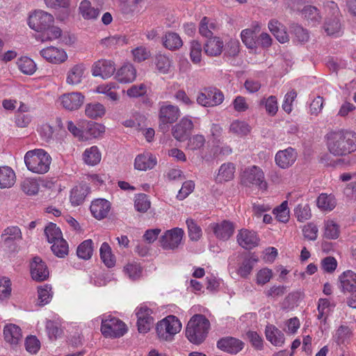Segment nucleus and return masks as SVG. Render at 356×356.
<instances>
[{
    "mask_svg": "<svg viewBox=\"0 0 356 356\" xmlns=\"http://www.w3.org/2000/svg\"><path fill=\"white\" fill-rule=\"evenodd\" d=\"M257 261L258 259L253 255L245 257L238 265L236 270L237 274L242 278H248Z\"/></svg>",
    "mask_w": 356,
    "mask_h": 356,
    "instance_id": "33",
    "label": "nucleus"
},
{
    "mask_svg": "<svg viewBox=\"0 0 356 356\" xmlns=\"http://www.w3.org/2000/svg\"><path fill=\"white\" fill-rule=\"evenodd\" d=\"M105 131V127L99 123L88 122L86 128V133L91 138L100 137Z\"/></svg>",
    "mask_w": 356,
    "mask_h": 356,
    "instance_id": "59",
    "label": "nucleus"
},
{
    "mask_svg": "<svg viewBox=\"0 0 356 356\" xmlns=\"http://www.w3.org/2000/svg\"><path fill=\"white\" fill-rule=\"evenodd\" d=\"M92 252V241L91 239H88L82 242L78 246L76 254L79 258L88 260L91 258Z\"/></svg>",
    "mask_w": 356,
    "mask_h": 356,
    "instance_id": "48",
    "label": "nucleus"
},
{
    "mask_svg": "<svg viewBox=\"0 0 356 356\" xmlns=\"http://www.w3.org/2000/svg\"><path fill=\"white\" fill-rule=\"evenodd\" d=\"M340 288L343 291H353L356 289V273L347 270L339 276Z\"/></svg>",
    "mask_w": 356,
    "mask_h": 356,
    "instance_id": "32",
    "label": "nucleus"
},
{
    "mask_svg": "<svg viewBox=\"0 0 356 356\" xmlns=\"http://www.w3.org/2000/svg\"><path fill=\"white\" fill-rule=\"evenodd\" d=\"M126 325L119 318L108 316L102 319L101 332L106 337L119 338L127 332Z\"/></svg>",
    "mask_w": 356,
    "mask_h": 356,
    "instance_id": "8",
    "label": "nucleus"
},
{
    "mask_svg": "<svg viewBox=\"0 0 356 356\" xmlns=\"http://www.w3.org/2000/svg\"><path fill=\"white\" fill-rule=\"evenodd\" d=\"M3 336L6 342L17 345L22 338L21 328L15 324H7L3 328Z\"/></svg>",
    "mask_w": 356,
    "mask_h": 356,
    "instance_id": "24",
    "label": "nucleus"
},
{
    "mask_svg": "<svg viewBox=\"0 0 356 356\" xmlns=\"http://www.w3.org/2000/svg\"><path fill=\"white\" fill-rule=\"evenodd\" d=\"M86 115L92 119L102 118L106 113L104 106L100 103L95 102L88 104L85 109Z\"/></svg>",
    "mask_w": 356,
    "mask_h": 356,
    "instance_id": "43",
    "label": "nucleus"
},
{
    "mask_svg": "<svg viewBox=\"0 0 356 356\" xmlns=\"http://www.w3.org/2000/svg\"><path fill=\"white\" fill-rule=\"evenodd\" d=\"M62 31L60 28L50 25L47 30H44L41 33L36 36L38 40L41 42L53 40L58 38L61 35Z\"/></svg>",
    "mask_w": 356,
    "mask_h": 356,
    "instance_id": "47",
    "label": "nucleus"
},
{
    "mask_svg": "<svg viewBox=\"0 0 356 356\" xmlns=\"http://www.w3.org/2000/svg\"><path fill=\"white\" fill-rule=\"evenodd\" d=\"M110 209L111 204L105 199H97L93 201L90 205V211L92 216L98 220L106 218Z\"/></svg>",
    "mask_w": 356,
    "mask_h": 356,
    "instance_id": "22",
    "label": "nucleus"
},
{
    "mask_svg": "<svg viewBox=\"0 0 356 356\" xmlns=\"http://www.w3.org/2000/svg\"><path fill=\"white\" fill-rule=\"evenodd\" d=\"M224 95L221 90L216 88L204 89V92L198 94L197 102L205 107L216 106L222 103Z\"/></svg>",
    "mask_w": 356,
    "mask_h": 356,
    "instance_id": "11",
    "label": "nucleus"
},
{
    "mask_svg": "<svg viewBox=\"0 0 356 356\" xmlns=\"http://www.w3.org/2000/svg\"><path fill=\"white\" fill-rule=\"evenodd\" d=\"M40 54L48 62L54 64L63 63L67 58V55L64 49L53 46L42 49Z\"/></svg>",
    "mask_w": 356,
    "mask_h": 356,
    "instance_id": "20",
    "label": "nucleus"
},
{
    "mask_svg": "<svg viewBox=\"0 0 356 356\" xmlns=\"http://www.w3.org/2000/svg\"><path fill=\"white\" fill-rule=\"evenodd\" d=\"M295 216L298 221L303 222L312 217V212L309 204H299L294 209Z\"/></svg>",
    "mask_w": 356,
    "mask_h": 356,
    "instance_id": "56",
    "label": "nucleus"
},
{
    "mask_svg": "<svg viewBox=\"0 0 356 356\" xmlns=\"http://www.w3.org/2000/svg\"><path fill=\"white\" fill-rule=\"evenodd\" d=\"M44 234L49 243H54L63 238L61 230L56 224L50 222L44 228Z\"/></svg>",
    "mask_w": 356,
    "mask_h": 356,
    "instance_id": "44",
    "label": "nucleus"
},
{
    "mask_svg": "<svg viewBox=\"0 0 356 356\" xmlns=\"http://www.w3.org/2000/svg\"><path fill=\"white\" fill-rule=\"evenodd\" d=\"M209 328V321L202 314H195L187 324L186 337L191 343L200 344L206 339Z\"/></svg>",
    "mask_w": 356,
    "mask_h": 356,
    "instance_id": "2",
    "label": "nucleus"
},
{
    "mask_svg": "<svg viewBox=\"0 0 356 356\" xmlns=\"http://www.w3.org/2000/svg\"><path fill=\"white\" fill-rule=\"evenodd\" d=\"M83 159L88 165H95L100 162L101 153L97 146H92L84 151Z\"/></svg>",
    "mask_w": 356,
    "mask_h": 356,
    "instance_id": "41",
    "label": "nucleus"
},
{
    "mask_svg": "<svg viewBox=\"0 0 356 356\" xmlns=\"http://www.w3.org/2000/svg\"><path fill=\"white\" fill-rule=\"evenodd\" d=\"M60 104L69 111L77 110L84 102V96L80 92H70L61 95L59 98Z\"/></svg>",
    "mask_w": 356,
    "mask_h": 356,
    "instance_id": "21",
    "label": "nucleus"
},
{
    "mask_svg": "<svg viewBox=\"0 0 356 356\" xmlns=\"http://www.w3.org/2000/svg\"><path fill=\"white\" fill-rule=\"evenodd\" d=\"M339 226L332 220L324 222L323 236L328 239H337L339 236Z\"/></svg>",
    "mask_w": 356,
    "mask_h": 356,
    "instance_id": "46",
    "label": "nucleus"
},
{
    "mask_svg": "<svg viewBox=\"0 0 356 356\" xmlns=\"http://www.w3.org/2000/svg\"><path fill=\"white\" fill-rule=\"evenodd\" d=\"M21 188L26 195H33L38 193L39 185L34 179H25L21 183Z\"/></svg>",
    "mask_w": 356,
    "mask_h": 356,
    "instance_id": "61",
    "label": "nucleus"
},
{
    "mask_svg": "<svg viewBox=\"0 0 356 356\" xmlns=\"http://www.w3.org/2000/svg\"><path fill=\"white\" fill-rule=\"evenodd\" d=\"M97 92L105 95L112 102H118L120 99L114 83L101 85L97 87Z\"/></svg>",
    "mask_w": 356,
    "mask_h": 356,
    "instance_id": "54",
    "label": "nucleus"
},
{
    "mask_svg": "<svg viewBox=\"0 0 356 356\" xmlns=\"http://www.w3.org/2000/svg\"><path fill=\"white\" fill-rule=\"evenodd\" d=\"M327 7L330 8L332 15L326 17L323 24V29L328 35L339 36L341 31L339 9L334 1L328 2Z\"/></svg>",
    "mask_w": 356,
    "mask_h": 356,
    "instance_id": "9",
    "label": "nucleus"
},
{
    "mask_svg": "<svg viewBox=\"0 0 356 356\" xmlns=\"http://www.w3.org/2000/svg\"><path fill=\"white\" fill-rule=\"evenodd\" d=\"M16 181V176L14 170L8 166H1L0 168V188H9L12 187Z\"/></svg>",
    "mask_w": 356,
    "mask_h": 356,
    "instance_id": "30",
    "label": "nucleus"
},
{
    "mask_svg": "<svg viewBox=\"0 0 356 356\" xmlns=\"http://www.w3.org/2000/svg\"><path fill=\"white\" fill-rule=\"evenodd\" d=\"M100 258L102 262L108 268H112L115 264V257L112 253V250L108 243L102 244L99 249Z\"/></svg>",
    "mask_w": 356,
    "mask_h": 356,
    "instance_id": "35",
    "label": "nucleus"
},
{
    "mask_svg": "<svg viewBox=\"0 0 356 356\" xmlns=\"http://www.w3.org/2000/svg\"><path fill=\"white\" fill-rule=\"evenodd\" d=\"M217 29L218 26L215 22L210 21L208 17H204L200 23L199 32L202 36L210 38Z\"/></svg>",
    "mask_w": 356,
    "mask_h": 356,
    "instance_id": "40",
    "label": "nucleus"
},
{
    "mask_svg": "<svg viewBox=\"0 0 356 356\" xmlns=\"http://www.w3.org/2000/svg\"><path fill=\"white\" fill-rule=\"evenodd\" d=\"M1 238L5 245H9L22 240V234L17 226H10L3 231Z\"/></svg>",
    "mask_w": 356,
    "mask_h": 356,
    "instance_id": "28",
    "label": "nucleus"
},
{
    "mask_svg": "<svg viewBox=\"0 0 356 356\" xmlns=\"http://www.w3.org/2000/svg\"><path fill=\"white\" fill-rule=\"evenodd\" d=\"M184 231L179 227L166 230L159 238L160 246L164 250L175 251L182 245Z\"/></svg>",
    "mask_w": 356,
    "mask_h": 356,
    "instance_id": "7",
    "label": "nucleus"
},
{
    "mask_svg": "<svg viewBox=\"0 0 356 356\" xmlns=\"http://www.w3.org/2000/svg\"><path fill=\"white\" fill-rule=\"evenodd\" d=\"M325 138L328 152L334 156H346L356 152V132L353 131H332Z\"/></svg>",
    "mask_w": 356,
    "mask_h": 356,
    "instance_id": "1",
    "label": "nucleus"
},
{
    "mask_svg": "<svg viewBox=\"0 0 356 356\" xmlns=\"http://www.w3.org/2000/svg\"><path fill=\"white\" fill-rule=\"evenodd\" d=\"M194 128L193 122L188 116L184 117L171 129L172 136L178 141H184Z\"/></svg>",
    "mask_w": 356,
    "mask_h": 356,
    "instance_id": "12",
    "label": "nucleus"
},
{
    "mask_svg": "<svg viewBox=\"0 0 356 356\" xmlns=\"http://www.w3.org/2000/svg\"><path fill=\"white\" fill-rule=\"evenodd\" d=\"M259 105L264 106L266 113L270 116H274L278 111L277 100L276 97L273 95L261 99Z\"/></svg>",
    "mask_w": 356,
    "mask_h": 356,
    "instance_id": "49",
    "label": "nucleus"
},
{
    "mask_svg": "<svg viewBox=\"0 0 356 356\" xmlns=\"http://www.w3.org/2000/svg\"><path fill=\"white\" fill-rule=\"evenodd\" d=\"M209 229L213 232L217 238L227 241L233 235L235 227L232 222L224 220L219 222L211 223Z\"/></svg>",
    "mask_w": 356,
    "mask_h": 356,
    "instance_id": "14",
    "label": "nucleus"
},
{
    "mask_svg": "<svg viewBox=\"0 0 356 356\" xmlns=\"http://www.w3.org/2000/svg\"><path fill=\"white\" fill-rule=\"evenodd\" d=\"M90 193V188L86 184H80L72 188L70 194V202L74 206L81 204Z\"/></svg>",
    "mask_w": 356,
    "mask_h": 356,
    "instance_id": "29",
    "label": "nucleus"
},
{
    "mask_svg": "<svg viewBox=\"0 0 356 356\" xmlns=\"http://www.w3.org/2000/svg\"><path fill=\"white\" fill-rule=\"evenodd\" d=\"M31 277L36 281L45 280L49 277V270L46 264L39 257L33 258L30 264Z\"/></svg>",
    "mask_w": 356,
    "mask_h": 356,
    "instance_id": "19",
    "label": "nucleus"
},
{
    "mask_svg": "<svg viewBox=\"0 0 356 356\" xmlns=\"http://www.w3.org/2000/svg\"><path fill=\"white\" fill-rule=\"evenodd\" d=\"M297 159V152L295 149L288 147L278 151L275 157L276 164L282 169H286L291 166Z\"/></svg>",
    "mask_w": 356,
    "mask_h": 356,
    "instance_id": "18",
    "label": "nucleus"
},
{
    "mask_svg": "<svg viewBox=\"0 0 356 356\" xmlns=\"http://www.w3.org/2000/svg\"><path fill=\"white\" fill-rule=\"evenodd\" d=\"M302 17L309 22L316 24L320 22L321 16L317 8L312 6H305L301 11Z\"/></svg>",
    "mask_w": 356,
    "mask_h": 356,
    "instance_id": "42",
    "label": "nucleus"
},
{
    "mask_svg": "<svg viewBox=\"0 0 356 356\" xmlns=\"http://www.w3.org/2000/svg\"><path fill=\"white\" fill-rule=\"evenodd\" d=\"M268 29L280 42L284 43L289 41V35L285 27L277 20H270L268 23Z\"/></svg>",
    "mask_w": 356,
    "mask_h": 356,
    "instance_id": "31",
    "label": "nucleus"
},
{
    "mask_svg": "<svg viewBox=\"0 0 356 356\" xmlns=\"http://www.w3.org/2000/svg\"><path fill=\"white\" fill-rule=\"evenodd\" d=\"M235 167L233 163H223L220 167L216 181L218 182L228 181L234 178Z\"/></svg>",
    "mask_w": 356,
    "mask_h": 356,
    "instance_id": "38",
    "label": "nucleus"
},
{
    "mask_svg": "<svg viewBox=\"0 0 356 356\" xmlns=\"http://www.w3.org/2000/svg\"><path fill=\"white\" fill-rule=\"evenodd\" d=\"M224 47L223 41L218 37L210 38L204 46V50L209 56H218L221 54Z\"/></svg>",
    "mask_w": 356,
    "mask_h": 356,
    "instance_id": "27",
    "label": "nucleus"
},
{
    "mask_svg": "<svg viewBox=\"0 0 356 356\" xmlns=\"http://www.w3.org/2000/svg\"><path fill=\"white\" fill-rule=\"evenodd\" d=\"M152 314V309L146 306H141L136 309L138 330L140 333H147L150 330L154 323Z\"/></svg>",
    "mask_w": 356,
    "mask_h": 356,
    "instance_id": "13",
    "label": "nucleus"
},
{
    "mask_svg": "<svg viewBox=\"0 0 356 356\" xmlns=\"http://www.w3.org/2000/svg\"><path fill=\"white\" fill-rule=\"evenodd\" d=\"M156 165V157L150 153L138 155L134 161V168L138 170L146 171L152 169Z\"/></svg>",
    "mask_w": 356,
    "mask_h": 356,
    "instance_id": "23",
    "label": "nucleus"
},
{
    "mask_svg": "<svg viewBox=\"0 0 356 356\" xmlns=\"http://www.w3.org/2000/svg\"><path fill=\"white\" fill-rule=\"evenodd\" d=\"M54 21V18L52 15L38 10L30 15L28 24L31 29L41 33L44 30H47Z\"/></svg>",
    "mask_w": 356,
    "mask_h": 356,
    "instance_id": "10",
    "label": "nucleus"
},
{
    "mask_svg": "<svg viewBox=\"0 0 356 356\" xmlns=\"http://www.w3.org/2000/svg\"><path fill=\"white\" fill-rule=\"evenodd\" d=\"M236 241L243 248L251 250L259 245V238L255 232L242 229L236 236Z\"/></svg>",
    "mask_w": 356,
    "mask_h": 356,
    "instance_id": "15",
    "label": "nucleus"
},
{
    "mask_svg": "<svg viewBox=\"0 0 356 356\" xmlns=\"http://www.w3.org/2000/svg\"><path fill=\"white\" fill-rule=\"evenodd\" d=\"M291 32L294 36V39L300 43H305L309 39L308 31L300 25H293L291 27Z\"/></svg>",
    "mask_w": 356,
    "mask_h": 356,
    "instance_id": "58",
    "label": "nucleus"
},
{
    "mask_svg": "<svg viewBox=\"0 0 356 356\" xmlns=\"http://www.w3.org/2000/svg\"><path fill=\"white\" fill-rule=\"evenodd\" d=\"M85 67L83 64L74 65L67 72L66 82L67 83L74 86L79 84L83 77Z\"/></svg>",
    "mask_w": 356,
    "mask_h": 356,
    "instance_id": "34",
    "label": "nucleus"
},
{
    "mask_svg": "<svg viewBox=\"0 0 356 356\" xmlns=\"http://www.w3.org/2000/svg\"><path fill=\"white\" fill-rule=\"evenodd\" d=\"M229 130L238 136H244L250 132V127L245 122L234 120L230 124Z\"/></svg>",
    "mask_w": 356,
    "mask_h": 356,
    "instance_id": "51",
    "label": "nucleus"
},
{
    "mask_svg": "<svg viewBox=\"0 0 356 356\" xmlns=\"http://www.w3.org/2000/svg\"><path fill=\"white\" fill-rule=\"evenodd\" d=\"M265 334L268 341L273 346H282L285 338L284 333L273 325H268L265 329Z\"/></svg>",
    "mask_w": 356,
    "mask_h": 356,
    "instance_id": "26",
    "label": "nucleus"
},
{
    "mask_svg": "<svg viewBox=\"0 0 356 356\" xmlns=\"http://www.w3.org/2000/svg\"><path fill=\"white\" fill-rule=\"evenodd\" d=\"M334 306L335 305L331 304L330 301L328 299L320 298L318 301L317 318L325 323L332 310V308H333Z\"/></svg>",
    "mask_w": 356,
    "mask_h": 356,
    "instance_id": "37",
    "label": "nucleus"
},
{
    "mask_svg": "<svg viewBox=\"0 0 356 356\" xmlns=\"http://www.w3.org/2000/svg\"><path fill=\"white\" fill-rule=\"evenodd\" d=\"M124 270L131 280L138 278L142 273V268L136 262L128 264L124 266Z\"/></svg>",
    "mask_w": 356,
    "mask_h": 356,
    "instance_id": "64",
    "label": "nucleus"
},
{
    "mask_svg": "<svg viewBox=\"0 0 356 356\" xmlns=\"http://www.w3.org/2000/svg\"><path fill=\"white\" fill-rule=\"evenodd\" d=\"M181 115L177 106L168 102H162L159 111V129L163 133L169 130V125L177 122Z\"/></svg>",
    "mask_w": 356,
    "mask_h": 356,
    "instance_id": "5",
    "label": "nucleus"
},
{
    "mask_svg": "<svg viewBox=\"0 0 356 356\" xmlns=\"http://www.w3.org/2000/svg\"><path fill=\"white\" fill-rule=\"evenodd\" d=\"M51 162V157L42 149L28 151L24 156V163L27 169L36 174L47 172Z\"/></svg>",
    "mask_w": 356,
    "mask_h": 356,
    "instance_id": "3",
    "label": "nucleus"
},
{
    "mask_svg": "<svg viewBox=\"0 0 356 356\" xmlns=\"http://www.w3.org/2000/svg\"><path fill=\"white\" fill-rule=\"evenodd\" d=\"M186 223L190 239L194 241H198L202 235L201 227L192 218H188Z\"/></svg>",
    "mask_w": 356,
    "mask_h": 356,
    "instance_id": "52",
    "label": "nucleus"
},
{
    "mask_svg": "<svg viewBox=\"0 0 356 356\" xmlns=\"http://www.w3.org/2000/svg\"><path fill=\"white\" fill-rule=\"evenodd\" d=\"M79 9L85 19H95L99 15V9L92 7L90 2L87 0L81 2Z\"/></svg>",
    "mask_w": 356,
    "mask_h": 356,
    "instance_id": "39",
    "label": "nucleus"
},
{
    "mask_svg": "<svg viewBox=\"0 0 356 356\" xmlns=\"http://www.w3.org/2000/svg\"><path fill=\"white\" fill-rule=\"evenodd\" d=\"M163 44L165 48L170 50H175L182 46L183 42L177 33L168 32L163 38Z\"/></svg>",
    "mask_w": 356,
    "mask_h": 356,
    "instance_id": "36",
    "label": "nucleus"
},
{
    "mask_svg": "<svg viewBox=\"0 0 356 356\" xmlns=\"http://www.w3.org/2000/svg\"><path fill=\"white\" fill-rule=\"evenodd\" d=\"M17 65L20 71L25 74H33L36 70V65L34 61L26 56L20 58Z\"/></svg>",
    "mask_w": 356,
    "mask_h": 356,
    "instance_id": "50",
    "label": "nucleus"
},
{
    "mask_svg": "<svg viewBox=\"0 0 356 356\" xmlns=\"http://www.w3.org/2000/svg\"><path fill=\"white\" fill-rule=\"evenodd\" d=\"M335 198L332 195L321 193L317 198V206L324 211H332L336 207Z\"/></svg>",
    "mask_w": 356,
    "mask_h": 356,
    "instance_id": "45",
    "label": "nucleus"
},
{
    "mask_svg": "<svg viewBox=\"0 0 356 356\" xmlns=\"http://www.w3.org/2000/svg\"><path fill=\"white\" fill-rule=\"evenodd\" d=\"M150 201L147 195L139 193L135 196V209L140 213L146 212L150 208Z\"/></svg>",
    "mask_w": 356,
    "mask_h": 356,
    "instance_id": "55",
    "label": "nucleus"
},
{
    "mask_svg": "<svg viewBox=\"0 0 356 356\" xmlns=\"http://www.w3.org/2000/svg\"><path fill=\"white\" fill-rule=\"evenodd\" d=\"M136 70L130 63L122 66L115 74V79L122 83H131L136 79Z\"/></svg>",
    "mask_w": 356,
    "mask_h": 356,
    "instance_id": "25",
    "label": "nucleus"
},
{
    "mask_svg": "<svg viewBox=\"0 0 356 356\" xmlns=\"http://www.w3.org/2000/svg\"><path fill=\"white\" fill-rule=\"evenodd\" d=\"M205 143V138L203 135L196 134L189 138L187 143V149L195 151L200 149Z\"/></svg>",
    "mask_w": 356,
    "mask_h": 356,
    "instance_id": "62",
    "label": "nucleus"
},
{
    "mask_svg": "<svg viewBox=\"0 0 356 356\" xmlns=\"http://www.w3.org/2000/svg\"><path fill=\"white\" fill-rule=\"evenodd\" d=\"M241 181L245 186H255L264 191L268 188L264 172L257 165H252L245 168L241 174Z\"/></svg>",
    "mask_w": 356,
    "mask_h": 356,
    "instance_id": "6",
    "label": "nucleus"
},
{
    "mask_svg": "<svg viewBox=\"0 0 356 356\" xmlns=\"http://www.w3.org/2000/svg\"><path fill=\"white\" fill-rule=\"evenodd\" d=\"M254 37L255 33L251 29H247L241 31V40L245 45L249 49H254L256 47Z\"/></svg>",
    "mask_w": 356,
    "mask_h": 356,
    "instance_id": "63",
    "label": "nucleus"
},
{
    "mask_svg": "<svg viewBox=\"0 0 356 356\" xmlns=\"http://www.w3.org/2000/svg\"><path fill=\"white\" fill-rule=\"evenodd\" d=\"M51 249L53 253L60 258H64L68 254L69 252L67 242L64 238L60 239L52 243Z\"/></svg>",
    "mask_w": 356,
    "mask_h": 356,
    "instance_id": "53",
    "label": "nucleus"
},
{
    "mask_svg": "<svg viewBox=\"0 0 356 356\" xmlns=\"http://www.w3.org/2000/svg\"><path fill=\"white\" fill-rule=\"evenodd\" d=\"M277 220L281 222H286L289 220V209L287 201H284L280 206L273 209Z\"/></svg>",
    "mask_w": 356,
    "mask_h": 356,
    "instance_id": "57",
    "label": "nucleus"
},
{
    "mask_svg": "<svg viewBox=\"0 0 356 356\" xmlns=\"http://www.w3.org/2000/svg\"><path fill=\"white\" fill-rule=\"evenodd\" d=\"M115 71V63L111 60L101 59L95 62L92 68V75L103 79L111 77Z\"/></svg>",
    "mask_w": 356,
    "mask_h": 356,
    "instance_id": "17",
    "label": "nucleus"
},
{
    "mask_svg": "<svg viewBox=\"0 0 356 356\" xmlns=\"http://www.w3.org/2000/svg\"><path fill=\"white\" fill-rule=\"evenodd\" d=\"M202 44L196 41L193 40L190 44V58L192 62L197 64L201 61L202 58Z\"/></svg>",
    "mask_w": 356,
    "mask_h": 356,
    "instance_id": "60",
    "label": "nucleus"
},
{
    "mask_svg": "<svg viewBox=\"0 0 356 356\" xmlns=\"http://www.w3.org/2000/svg\"><path fill=\"white\" fill-rule=\"evenodd\" d=\"M181 329V323L177 317L170 315L159 321L156 326L159 338L164 341H171Z\"/></svg>",
    "mask_w": 356,
    "mask_h": 356,
    "instance_id": "4",
    "label": "nucleus"
},
{
    "mask_svg": "<svg viewBox=\"0 0 356 356\" xmlns=\"http://www.w3.org/2000/svg\"><path fill=\"white\" fill-rule=\"evenodd\" d=\"M244 345L241 340L232 337H223L217 341L219 349L232 355L239 353L244 348Z\"/></svg>",
    "mask_w": 356,
    "mask_h": 356,
    "instance_id": "16",
    "label": "nucleus"
}]
</instances>
